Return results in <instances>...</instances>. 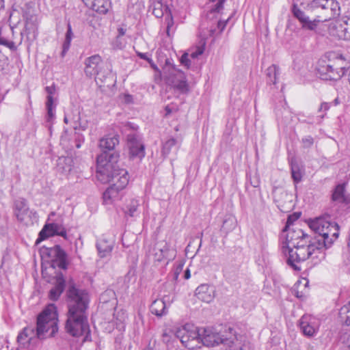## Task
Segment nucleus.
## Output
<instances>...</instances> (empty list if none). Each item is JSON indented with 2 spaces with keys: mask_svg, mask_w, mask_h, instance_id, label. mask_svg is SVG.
<instances>
[{
  "mask_svg": "<svg viewBox=\"0 0 350 350\" xmlns=\"http://www.w3.org/2000/svg\"><path fill=\"white\" fill-rule=\"evenodd\" d=\"M75 146L77 148H79L81 147L82 144L84 142L85 138L84 136L79 133H75Z\"/></svg>",
  "mask_w": 350,
  "mask_h": 350,
  "instance_id": "nucleus-45",
  "label": "nucleus"
},
{
  "mask_svg": "<svg viewBox=\"0 0 350 350\" xmlns=\"http://www.w3.org/2000/svg\"><path fill=\"white\" fill-rule=\"evenodd\" d=\"M215 287L208 284H202L196 289L198 298L204 302H211L215 297Z\"/></svg>",
  "mask_w": 350,
  "mask_h": 350,
  "instance_id": "nucleus-21",
  "label": "nucleus"
},
{
  "mask_svg": "<svg viewBox=\"0 0 350 350\" xmlns=\"http://www.w3.org/2000/svg\"><path fill=\"white\" fill-rule=\"evenodd\" d=\"M327 68H328V67H327V64L326 66H320V68L318 69L320 77L323 80H324L325 76L328 75L329 70Z\"/></svg>",
  "mask_w": 350,
  "mask_h": 350,
  "instance_id": "nucleus-51",
  "label": "nucleus"
},
{
  "mask_svg": "<svg viewBox=\"0 0 350 350\" xmlns=\"http://www.w3.org/2000/svg\"><path fill=\"white\" fill-rule=\"evenodd\" d=\"M55 235L60 236L65 240H68L67 232L63 226L56 223L46 224L39 232L38 238L36 239V243L38 244L47 238Z\"/></svg>",
  "mask_w": 350,
  "mask_h": 350,
  "instance_id": "nucleus-12",
  "label": "nucleus"
},
{
  "mask_svg": "<svg viewBox=\"0 0 350 350\" xmlns=\"http://www.w3.org/2000/svg\"><path fill=\"white\" fill-rule=\"evenodd\" d=\"M306 234V233H305L301 229L298 228H284L282 236L284 237L285 241H282L280 243V246L282 244H288V245H289V247L297 245L298 243L296 241L299 240L300 238L304 237Z\"/></svg>",
  "mask_w": 350,
  "mask_h": 350,
  "instance_id": "nucleus-15",
  "label": "nucleus"
},
{
  "mask_svg": "<svg viewBox=\"0 0 350 350\" xmlns=\"http://www.w3.org/2000/svg\"><path fill=\"white\" fill-rule=\"evenodd\" d=\"M87 7L91 8L94 11L100 14H105L111 8L109 0H82Z\"/></svg>",
  "mask_w": 350,
  "mask_h": 350,
  "instance_id": "nucleus-22",
  "label": "nucleus"
},
{
  "mask_svg": "<svg viewBox=\"0 0 350 350\" xmlns=\"http://www.w3.org/2000/svg\"><path fill=\"white\" fill-rule=\"evenodd\" d=\"M330 3H334L331 0H313L310 2V3L308 4V6L313 9L319 8H321L322 9L323 7H325V5H326V4L327 5L332 6V5Z\"/></svg>",
  "mask_w": 350,
  "mask_h": 350,
  "instance_id": "nucleus-43",
  "label": "nucleus"
},
{
  "mask_svg": "<svg viewBox=\"0 0 350 350\" xmlns=\"http://www.w3.org/2000/svg\"><path fill=\"white\" fill-rule=\"evenodd\" d=\"M296 242L297 245L292 247H289L288 244L280 245V251L285 256L287 265L294 270H301L299 264L308 258L321 260L325 258L324 251L314 238L312 239L306 234Z\"/></svg>",
  "mask_w": 350,
  "mask_h": 350,
  "instance_id": "nucleus-3",
  "label": "nucleus"
},
{
  "mask_svg": "<svg viewBox=\"0 0 350 350\" xmlns=\"http://www.w3.org/2000/svg\"><path fill=\"white\" fill-rule=\"evenodd\" d=\"M114 243L115 241L113 239L107 237L106 235H103L100 238L97 239L96 247L98 256L100 258L109 256L113 250Z\"/></svg>",
  "mask_w": 350,
  "mask_h": 350,
  "instance_id": "nucleus-18",
  "label": "nucleus"
},
{
  "mask_svg": "<svg viewBox=\"0 0 350 350\" xmlns=\"http://www.w3.org/2000/svg\"><path fill=\"white\" fill-rule=\"evenodd\" d=\"M165 25H166V33L168 37L172 36L175 31L174 22L172 13H167L165 17Z\"/></svg>",
  "mask_w": 350,
  "mask_h": 350,
  "instance_id": "nucleus-41",
  "label": "nucleus"
},
{
  "mask_svg": "<svg viewBox=\"0 0 350 350\" xmlns=\"http://www.w3.org/2000/svg\"><path fill=\"white\" fill-rule=\"evenodd\" d=\"M119 144V136L118 135H114L113 136L106 135L101 138L99 142V146L102 150L103 152L98 156L103 154H107V161H109L111 165H114L113 163L116 161L118 155L114 153H109V152L113 150L116 146Z\"/></svg>",
  "mask_w": 350,
  "mask_h": 350,
  "instance_id": "nucleus-11",
  "label": "nucleus"
},
{
  "mask_svg": "<svg viewBox=\"0 0 350 350\" xmlns=\"http://www.w3.org/2000/svg\"><path fill=\"white\" fill-rule=\"evenodd\" d=\"M244 342V337L237 334L230 327H200V345L214 347L223 344L228 348L226 350H248Z\"/></svg>",
  "mask_w": 350,
  "mask_h": 350,
  "instance_id": "nucleus-5",
  "label": "nucleus"
},
{
  "mask_svg": "<svg viewBox=\"0 0 350 350\" xmlns=\"http://www.w3.org/2000/svg\"><path fill=\"white\" fill-rule=\"evenodd\" d=\"M308 224L310 228L317 234L314 238L323 251L329 247L338 237L339 226L328 215L310 219Z\"/></svg>",
  "mask_w": 350,
  "mask_h": 350,
  "instance_id": "nucleus-6",
  "label": "nucleus"
},
{
  "mask_svg": "<svg viewBox=\"0 0 350 350\" xmlns=\"http://www.w3.org/2000/svg\"><path fill=\"white\" fill-rule=\"evenodd\" d=\"M137 57H139L142 59H144L147 61L152 67L154 68V64L153 63L152 59L151 58V55L146 53H141L136 51Z\"/></svg>",
  "mask_w": 350,
  "mask_h": 350,
  "instance_id": "nucleus-46",
  "label": "nucleus"
},
{
  "mask_svg": "<svg viewBox=\"0 0 350 350\" xmlns=\"http://www.w3.org/2000/svg\"><path fill=\"white\" fill-rule=\"evenodd\" d=\"M319 320L310 314H304L299 321V327L302 333L306 336H313L319 329Z\"/></svg>",
  "mask_w": 350,
  "mask_h": 350,
  "instance_id": "nucleus-14",
  "label": "nucleus"
},
{
  "mask_svg": "<svg viewBox=\"0 0 350 350\" xmlns=\"http://www.w3.org/2000/svg\"><path fill=\"white\" fill-rule=\"evenodd\" d=\"M236 225L237 220L235 217L233 216H228L224 220L221 230L228 234L236 227Z\"/></svg>",
  "mask_w": 350,
  "mask_h": 350,
  "instance_id": "nucleus-38",
  "label": "nucleus"
},
{
  "mask_svg": "<svg viewBox=\"0 0 350 350\" xmlns=\"http://www.w3.org/2000/svg\"><path fill=\"white\" fill-rule=\"evenodd\" d=\"M204 49L205 42H200L199 45L195 47V49L190 51L189 56L192 59H196L204 53Z\"/></svg>",
  "mask_w": 350,
  "mask_h": 350,
  "instance_id": "nucleus-42",
  "label": "nucleus"
},
{
  "mask_svg": "<svg viewBox=\"0 0 350 350\" xmlns=\"http://www.w3.org/2000/svg\"><path fill=\"white\" fill-rule=\"evenodd\" d=\"M73 38V33L70 24L68 23V28L65 36V40L62 46V55L64 57L67 51L69 50L72 39Z\"/></svg>",
  "mask_w": 350,
  "mask_h": 350,
  "instance_id": "nucleus-37",
  "label": "nucleus"
},
{
  "mask_svg": "<svg viewBox=\"0 0 350 350\" xmlns=\"http://www.w3.org/2000/svg\"><path fill=\"white\" fill-rule=\"evenodd\" d=\"M73 159L70 157H62L57 159V171L64 174H68L71 172L73 167Z\"/></svg>",
  "mask_w": 350,
  "mask_h": 350,
  "instance_id": "nucleus-28",
  "label": "nucleus"
},
{
  "mask_svg": "<svg viewBox=\"0 0 350 350\" xmlns=\"http://www.w3.org/2000/svg\"><path fill=\"white\" fill-rule=\"evenodd\" d=\"M139 206V201L137 199H131L126 206L124 213L126 215L130 217L137 216L139 214L138 207Z\"/></svg>",
  "mask_w": 350,
  "mask_h": 350,
  "instance_id": "nucleus-34",
  "label": "nucleus"
},
{
  "mask_svg": "<svg viewBox=\"0 0 350 350\" xmlns=\"http://www.w3.org/2000/svg\"><path fill=\"white\" fill-rule=\"evenodd\" d=\"M65 288V280L62 277H59L55 286L50 290L49 298L52 301H57L60 297Z\"/></svg>",
  "mask_w": 350,
  "mask_h": 350,
  "instance_id": "nucleus-27",
  "label": "nucleus"
},
{
  "mask_svg": "<svg viewBox=\"0 0 350 350\" xmlns=\"http://www.w3.org/2000/svg\"><path fill=\"white\" fill-rule=\"evenodd\" d=\"M115 316L116 317L117 320L120 322V323H116L117 325H123L124 322L125 321V320L126 319V314L124 312H118L117 314H115ZM122 327H124V325H122Z\"/></svg>",
  "mask_w": 350,
  "mask_h": 350,
  "instance_id": "nucleus-50",
  "label": "nucleus"
},
{
  "mask_svg": "<svg viewBox=\"0 0 350 350\" xmlns=\"http://www.w3.org/2000/svg\"><path fill=\"white\" fill-rule=\"evenodd\" d=\"M339 317L346 325H350V301L340 309Z\"/></svg>",
  "mask_w": 350,
  "mask_h": 350,
  "instance_id": "nucleus-39",
  "label": "nucleus"
},
{
  "mask_svg": "<svg viewBox=\"0 0 350 350\" xmlns=\"http://www.w3.org/2000/svg\"><path fill=\"white\" fill-rule=\"evenodd\" d=\"M169 82L180 93L185 94L189 90L185 75L182 71L177 70L176 74L169 79Z\"/></svg>",
  "mask_w": 350,
  "mask_h": 350,
  "instance_id": "nucleus-20",
  "label": "nucleus"
},
{
  "mask_svg": "<svg viewBox=\"0 0 350 350\" xmlns=\"http://www.w3.org/2000/svg\"><path fill=\"white\" fill-rule=\"evenodd\" d=\"M183 267V263H181V262L178 263L176 266L175 271H174V277L175 280L178 279V275L182 271Z\"/></svg>",
  "mask_w": 350,
  "mask_h": 350,
  "instance_id": "nucleus-53",
  "label": "nucleus"
},
{
  "mask_svg": "<svg viewBox=\"0 0 350 350\" xmlns=\"http://www.w3.org/2000/svg\"><path fill=\"white\" fill-rule=\"evenodd\" d=\"M344 25V33L345 35V40H350V17L347 20H343Z\"/></svg>",
  "mask_w": 350,
  "mask_h": 350,
  "instance_id": "nucleus-44",
  "label": "nucleus"
},
{
  "mask_svg": "<svg viewBox=\"0 0 350 350\" xmlns=\"http://www.w3.org/2000/svg\"><path fill=\"white\" fill-rule=\"evenodd\" d=\"M66 295L68 312L65 328L71 336L79 337L90 331L88 321L90 296L87 291L75 286H69Z\"/></svg>",
  "mask_w": 350,
  "mask_h": 350,
  "instance_id": "nucleus-1",
  "label": "nucleus"
},
{
  "mask_svg": "<svg viewBox=\"0 0 350 350\" xmlns=\"http://www.w3.org/2000/svg\"><path fill=\"white\" fill-rule=\"evenodd\" d=\"M118 36H123L126 33V29L122 27H120V28H118Z\"/></svg>",
  "mask_w": 350,
  "mask_h": 350,
  "instance_id": "nucleus-57",
  "label": "nucleus"
},
{
  "mask_svg": "<svg viewBox=\"0 0 350 350\" xmlns=\"http://www.w3.org/2000/svg\"><path fill=\"white\" fill-rule=\"evenodd\" d=\"M37 29V23L36 18L33 16H30L27 17L25 21L24 33L27 36L30 34H35L36 31Z\"/></svg>",
  "mask_w": 350,
  "mask_h": 350,
  "instance_id": "nucleus-35",
  "label": "nucleus"
},
{
  "mask_svg": "<svg viewBox=\"0 0 350 350\" xmlns=\"http://www.w3.org/2000/svg\"><path fill=\"white\" fill-rule=\"evenodd\" d=\"M50 255L54 256L53 265L62 269H66L68 265V256L66 252L59 246L55 245L50 250Z\"/></svg>",
  "mask_w": 350,
  "mask_h": 350,
  "instance_id": "nucleus-19",
  "label": "nucleus"
},
{
  "mask_svg": "<svg viewBox=\"0 0 350 350\" xmlns=\"http://www.w3.org/2000/svg\"><path fill=\"white\" fill-rule=\"evenodd\" d=\"M107 154H103L96 159V178L102 183H111V185L103 193V201L106 204L119 200L122 196V191L129 183L128 172L112 165L107 161Z\"/></svg>",
  "mask_w": 350,
  "mask_h": 350,
  "instance_id": "nucleus-2",
  "label": "nucleus"
},
{
  "mask_svg": "<svg viewBox=\"0 0 350 350\" xmlns=\"http://www.w3.org/2000/svg\"><path fill=\"white\" fill-rule=\"evenodd\" d=\"M300 215V213H295L293 215H290L287 218L285 228L290 227V226L292 225L295 221L298 219Z\"/></svg>",
  "mask_w": 350,
  "mask_h": 350,
  "instance_id": "nucleus-47",
  "label": "nucleus"
},
{
  "mask_svg": "<svg viewBox=\"0 0 350 350\" xmlns=\"http://www.w3.org/2000/svg\"><path fill=\"white\" fill-rule=\"evenodd\" d=\"M328 67V75L325 76L324 80H337L342 76V73H340L336 70V66H334L333 63L329 62L327 64Z\"/></svg>",
  "mask_w": 350,
  "mask_h": 350,
  "instance_id": "nucleus-40",
  "label": "nucleus"
},
{
  "mask_svg": "<svg viewBox=\"0 0 350 350\" xmlns=\"http://www.w3.org/2000/svg\"><path fill=\"white\" fill-rule=\"evenodd\" d=\"M191 277L190 271L189 269H187L184 273V278L185 280L189 279Z\"/></svg>",
  "mask_w": 350,
  "mask_h": 350,
  "instance_id": "nucleus-58",
  "label": "nucleus"
},
{
  "mask_svg": "<svg viewBox=\"0 0 350 350\" xmlns=\"http://www.w3.org/2000/svg\"><path fill=\"white\" fill-rule=\"evenodd\" d=\"M303 146L305 148H310L314 144V139L312 136L308 135L302 138Z\"/></svg>",
  "mask_w": 350,
  "mask_h": 350,
  "instance_id": "nucleus-48",
  "label": "nucleus"
},
{
  "mask_svg": "<svg viewBox=\"0 0 350 350\" xmlns=\"http://www.w3.org/2000/svg\"><path fill=\"white\" fill-rule=\"evenodd\" d=\"M101 62V57L98 55L88 57L85 61V73L89 77H95L96 81L105 82L113 76L111 71H109L106 76L103 75L100 70Z\"/></svg>",
  "mask_w": 350,
  "mask_h": 350,
  "instance_id": "nucleus-9",
  "label": "nucleus"
},
{
  "mask_svg": "<svg viewBox=\"0 0 350 350\" xmlns=\"http://www.w3.org/2000/svg\"><path fill=\"white\" fill-rule=\"evenodd\" d=\"M330 107V104L328 103H323L319 108L320 111H327Z\"/></svg>",
  "mask_w": 350,
  "mask_h": 350,
  "instance_id": "nucleus-55",
  "label": "nucleus"
},
{
  "mask_svg": "<svg viewBox=\"0 0 350 350\" xmlns=\"http://www.w3.org/2000/svg\"><path fill=\"white\" fill-rule=\"evenodd\" d=\"M150 312L157 317H162L167 313L166 301L164 298L152 301L150 307Z\"/></svg>",
  "mask_w": 350,
  "mask_h": 350,
  "instance_id": "nucleus-26",
  "label": "nucleus"
},
{
  "mask_svg": "<svg viewBox=\"0 0 350 350\" xmlns=\"http://www.w3.org/2000/svg\"><path fill=\"white\" fill-rule=\"evenodd\" d=\"M57 312L54 304H48L37 318L36 327H25L17 336V341L23 345L30 344L36 338L42 339L49 331L50 336L57 332Z\"/></svg>",
  "mask_w": 350,
  "mask_h": 350,
  "instance_id": "nucleus-4",
  "label": "nucleus"
},
{
  "mask_svg": "<svg viewBox=\"0 0 350 350\" xmlns=\"http://www.w3.org/2000/svg\"><path fill=\"white\" fill-rule=\"evenodd\" d=\"M227 0H209V11L207 13V18L210 20H215L217 29H211L213 33H221L224 29L226 23L230 16L227 18H222L224 10V3Z\"/></svg>",
  "mask_w": 350,
  "mask_h": 350,
  "instance_id": "nucleus-8",
  "label": "nucleus"
},
{
  "mask_svg": "<svg viewBox=\"0 0 350 350\" xmlns=\"http://www.w3.org/2000/svg\"><path fill=\"white\" fill-rule=\"evenodd\" d=\"M251 185L254 187H258L259 186V180L257 178H254V180H251L250 182Z\"/></svg>",
  "mask_w": 350,
  "mask_h": 350,
  "instance_id": "nucleus-56",
  "label": "nucleus"
},
{
  "mask_svg": "<svg viewBox=\"0 0 350 350\" xmlns=\"http://www.w3.org/2000/svg\"><path fill=\"white\" fill-rule=\"evenodd\" d=\"M45 90L47 93L46 107V122L51 124L53 120L55 118V108L56 104L54 102L53 95L55 92V88L54 85L51 86H46Z\"/></svg>",
  "mask_w": 350,
  "mask_h": 350,
  "instance_id": "nucleus-17",
  "label": "nucleus"
},
{
  "mask_svg": "<svg viewBox=\"0 0 350 350\" xmlns=\"http://www.w3.org/2000/svg\"><path fill=\"white\" fill-rule=\"evenodd\" d=\"M291 176L293 179V181L295 183H298L301 180L302 178V172L300 166L297 163L296 161H291Z\"/></svg>",
  "mask_w": 350,
  "mask_h": 350,
  "instance_id": "nucleus-36",
  "label": "nucleus"
},
{
  "mask_svg": "<svg viewBox=\"0 0 350 350\" xmlns=\"http://www.w3.org/2000/svg\"><path fill=\"white\" fill-rule=\"evenodd\" d=\"M189 55V53H185L181 56L180 59L181 64L185 66L187 68H189L190 66V59L188 57Z\"/></svg>",
  "mask_w": 350,
  "mask_h": 350,
  "instance_id": "nucleus-49",
  "label": "nucleus"
},
{
  "mask_svg": "<svg viewBox=\"0 0 350 350\" xmlns=\"http://www.w3.org/2000/svg\"><path fill=\"white\" fill-rule=\"evenodd\" d=\"M162 336L165 342H169L172 336L179 338L183 346L189 349L193 350L200 347V328L191 324H186L174 330L166 329Z\"/></svg>",
  "mask_w": 350,
  "mask_h": 350,
  "instance_id": "nucleus-7",
  "label": "nucleus"
},
{
  "mask_svg": "<svg viewBox=\"0 0 350 350\" xmlns=\"http://www.w3.org/2000/svg\"><path fill=\"white\" fill-rule=\"evenodd\" d=\"M124 100H125V102L130 103L132 101V96L129 94H126L124 96Z\"/></svg>",
  "mask_w": 350,
  "mask_h": 350,
  "instance_id": "nucleus-59",
  "label": "nucleus"
},
{
  "mask_svg": "<svg viewBox=\"0 0 350 350\" xmlns=\"http://www.w3.org/2000/svg\"><path fill=\"white\" fill-rule=\"evenodd\" d=\"M280 75V68L275 64H272L266 70V76L267 83L269 84H275L278 81Z\"/></svg>",
  "mask_w": 350,
  "mask_h": 350,
  "instance_id": "nucleus-33",
  "label": "nucleus"
},
{
  "mask_svg": "<svg viewBox=\"0 0 350 350\" xmlns=\"http://www.w3.org/2000/svg\"><path fill=\"white\" fill-rule=\"evenodd\" d=\"M343 20H337L331 23L328 27L330 36L345 40Z\"/></svg>",
  "mask_w": 350,
  "mask_h": 350,
  "instance_id": "nucleus-25",
  "label": "nucleus"
},
{
  "mask_svg": "<svg viewBox=\"0 0 350 350\" xmlns=\"http://www.w3.org/2000/svg\"><path fill=\"white\" fill-rule=\"evenodd\" d=\"M331 199L345 211H350V194L346 193L345 184H338L335 187Z\"/></svg>",
  "mask_w": 350,
  "mask_h": 350,
  "instance_id": "nucleus-13",
  "label": "nucleus"
},
{
  "mask_svg": "<svg viewBox=\"0 0 350 350\" xmlns=\"http://www.w3.org/2000/svg\"><path fill=\"white\" fill-rule=\"evenodd\" d=\"M127 145L129 150V157L132 159L142 160L145 157V147L142 138L135 133L129 134Z\"/></svg>",
  "mask_w": 350,
  "mask_h": 350,
  "instance_id": "nucleus-10",
  "label": "nucleus"
},
{
  "mask_svg": "<svg viewBox=\"0 0 350 350\" xmlns=\"http://www.w3.org/2000/svg\"><path fill=\"white\" fill-rule=\"evenodd\" d=\"M165 112H166V115H168V114H170V113H172V109H171V108L170 107V106H169V105H167V106L165 107Z\"/></svg>",
  "mask_w": 350,
  "mask_h": 350,
  "instance_id": "nucleus-60",
  "label": "nucleus"
},
{
  "mask_svg": "<svg viewBox=\"0 0 350 350\" xmlns=\"http://www.w3.org/2000/svg\"><path fill=\"white\" fill-rule=\"evenodd\" d=\"M334 3H331L332 5H325V7H323L322 10H325L326 12V16L325 18V21H327L332 18H335L338 16L340 14V8L339 6V3L338 1L335 0H331Z\"/></svg>",
  "mask_w": 350,
  "mask_h": 350,
  "instance_id": "nucleus-29",
  "label": "nucleus"
},
{
  "mask_svg": "<svg viewBox=\"0 0 350 350\" xmlns=\"http://www.w3.org/2000/svg\"><path fill=\"white\" fill-rule=\"evenodd\" d=\"M169 252V245L167 243H158L154 247V258L157 261H162L167 258Z\"/></svg>",
  "mask_w": 350,
  "mask_h": 350,
  "instance_id": "nucleus-30",
  "label": "nucleus"
},
{
  "mask_svg": "<svg viewBox=\"0 0 350 350\" xmlns=\"http://www.w3.org/2000/svg\"><path fill=\"white\" fill-rule=\"evenodd\" d=\"M29 206L24 198H19L14 201V213L19 221H23L25 216L29 213Z\"/></svg>",
  "mask_w": 350,
  "mask_h": 350,
  "instance_id": "nucleus-23",
  "label": "nucleus"
},
{
  "mask_svg": "<svg viewBox=\"0 0 350 350\" xmlns=\"http://www.w3.org/2000/svg\"><path fill=\"white\" fill-rule=\"evenodd\" d=\"M292 294L299 299H302L304 297V294L300 293L295 287L292 288Z\"/></svg>",
  "mask_w": 350,
  "mask_h": 350,
  "instance_id": "nucleus-54",
  "label": "nucleus"
},
{
  "mask_svg": "<svg viewBox=\"0 0 350 350\" xmlns=\"http://www.w3.org/2000/svg\"><path fill=\"white\" fill-rule=\"evenodd\" d=\"M179 148V144L176 139L171 137L166 140L162 147V154L164 157H167L172 150L177 151Z\"/></svg>",
  "mask_w": 350,
  "mask_h": 350,
  "instance_id": "nucleus-32",
  "label": "nucleus"
},
{
  "mask_svg": "<svg viewBox=\"0 0 350 350\" xmlns=\"http://www.w3.org/2000/svg\"><path fill=\"white\" fill-rule=\"evenodd\" d=\"M328 62L333 63L334 66H336V70H337L340 73H342V75L345 73V68L347 66V62L345 57L338 53L336 52H329L327 53Z\"/></svg>",
  "mask_w": 350,
  "mask_h": 350,
  "instance_id": "nucleus-24",
  "label": "nucleus"
},
{
  "mask_svg": "<svg viewBox=\"0 0 350 350\" xmlns=\"http://www.w3.org/2000/svg\"><path fill=\"white\" fill-rule=\"evenodd\" d=\"M1 45H3L8 48H9L11 50H15L16 46L15 44L12 41H8L7 40L4 39L3 42H1Z\"/></svg>",
  "mask_w": 350,
  "mask_h": 350,
  "instance_id": "nucleus-52",
  "label": "nucleus"
},
{
  "mask_svg": "<svg viewBox=\"0 0 350 350\" xmlns=\"http://www.w3.org/2000/svg\"><path fill=\"white\" fill-rule=\"evenodd\" d=\"M171 11L168 6L161 1H156L152 5V14L157 18H161L167 15Z\"/></svg>",
  "mask_w": 350,
  "mask_h": 350,
  "instance_id": "nucleus-31",
  "label": "nucleus"
},
{
  "mask_svg": "<svg viewBox=\"0 0 350 350\" xmlns=\"http://www.w3.org/2000/svg\"><path fill=\"white\" fill-rule=\"evenodd\" d=\"M64 122H65V123H66V124L68 123V118H67V117H66V116H65V117H64Z\"/></svg>",
  "mask_w": 350,
  "mask_h": 350,
  "instance_id": "nucleus-61",
  "label": "nucleus"
},
{
  "mask_svg": "<svg viewBox=\"0 0 350 350\" xmlns=\"http://www.w3.org/2000/svg\"><path fill=\"white\" fill-rule=\"evenodd\" d=\"M293 16L301 23L303 29L314 30L319 21H310L309 17L298 7L297 4H293L291 8Z\"/></svg>",
  "mask_w": 350,
  "mask_h": 350,
  "instance_id": "nucleus-16",
  "label": "nucleus"
}]
</instances>
